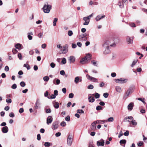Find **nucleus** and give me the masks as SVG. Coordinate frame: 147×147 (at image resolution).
Returning a JSON list of instances; mask_svg holds the SVG:
<instances>
[{
  "label": "nucleus",
  "mask_w": 147,
  "mask_h": 147,
  "mask_svg": "<svg viewBox=\"0 0 147 147\" xmlns=\"http://www.w3.org/2000/svg\"><path fill=\"white\" fill-rule=\"evenodd\" d=\"M115 45L114 41L111 39L106 40L102 45L103 48H110V47L113 46Z\"/></svg>",
  "instance_id": "nucleus-1"
},
{
  "label": "nucleus",
  "mask_w": 147,
  "mask_h": 147,
  "mask_svg": "<svg viewBox=\"0 0 147 147\" xmlns=\"http://www.w3.org/2000/svg\"><path fill=\"white\" fill-rule=\"evenodd\" d=\"M51 6L50 5L45 4L42 8L43 11L45 13H48L49 12L50 9H51Z\"/></svg>",
  "instance_id": "nucleus-2"
},
{
  "label": "nucleus",
  "mask_w": 147,
  "mask_h": 147,
  "mask_svg": "<svg viewBox=\"0 0 147 147\" xmlns=\"http://www.w3.org/2000/svg\"><path fill=\"white\" fill-rule=\"evenodd\" d=\"M134 91L133 89L132 88H129L125 93L123 96V98L126 99L129 96L133 93Z\"/></svg>",
  "instance_id": "nucleus-3"
},
{
  "label": "nucleus",
  "mask_w": 147,
  "mask_h": 147,
  "mask_svg": "<svg viewBox=\"0 0 147 147\" xmlns=\"http://www.w3.org/2000/svg\"><path fill=\"white\" fill-rule=\"evenodd\" d=\"M73 137V136L72 134H69V135L67 139V144L68 146H71L72 143V139Z\"/></svg>",
  "instance_id": "nucleus-4"
},
{
  "label": "nucleus",
  "mask_w": 147,
  "mask_h": 147,
  "mask_svg": "<svg viewBox=\"0 0 147 147\" xmlns=\"http://www.w3.org/2000/svg\"><path fill=\"white\" fill-rule=\"evenodd\" d=\"M115 82L118 83L123 84L126 83L127 81V79L120 78L119 79H115Z\"/></svg>",
  "instance_id": "nucleus-5"
},
{
  "label": "nucleus",
  "mask_w": 147,
  "mask_h": 147,
  "mask_svg": "<svg viewBox=\"0 0 147 147\" xmlns=\"http://www.w3.org/2000/svg\"><path fill=\"white\" fill-rule=\"evenodd\" d=\"M86 76L88 80L94 82H98V80L96 78L91 76L88 74L86 75Z\"/></svg>",
  "instance_id": "nucleus-6"
},
{
  "label": "nucleus",
  "mask_w": 147,
  "mask_h": 147,
  "mask_svg": "<svg viewBox=\"0 0 147 147\" xmlns=\"http://www.w3.org/2000/svg\"><path fill=\"white\" fill-rule=\"evenodd\" d=\"M41 103L40 101L39 100L37 99L36 100V102L34 106V108L35 109H40L41 108L40 107Z\"/></svg>",
  "instance_id": "nucleus-7"
},
{
  "label": "nucleus",
  "mask_w": 147,
  "mask_h": 147,
  "mask_svg": "<svg viewBox=\"0 0 147 147\" xmlns=\"http://www.w3.org/2000/svg\"><path fill=\"white\" fill-rule=\"evenodd\" d=\"M126 41L128 44H132L133 42V38L129 36H127L126 37Z\"/></svg>",
  "instance_id": "nucleus-8"
},
{
  "label": "nucleus",
  "mask_w": 147,
  "mask_h": 147,
  "mask_svg": "<svg viewBox=\"0 0 147 147\" xmlns=\"http://www.w3.org/2000/svg\"><path fill=\"white\" fill-rule=\"evenodd\" d=\"M97 121H94L92 123L91 125L90 128L91 130L94 131L96 129V124L97 123Z\"/></svg>",
  "instance_id": "nucleus-9"
},
{
  "label": "nucleus",
  "mask_w": 147,
  "mask_h": 147,
  "mask_svg": "<svg viewBox=\"0 0 147 147\" xmlns=\"http://www.w3.org/2000/svg\"><path fill=\"white\" fill-rule=\"evenodd\" d=\"M58 123L57 122H53L52 125V128L53 129H55L58 128Z\"/></svg>",
  "instance_id": "nucleus-10"
},
{
  "label": "nucleus",
  "mask_w": 147,
  "mask_h": 147,
  "mask_svg": "<svg viewBox=\"0 0 147 147\" xmlns=\"http://www.w3.org/2000/svg\"><path fill=\"white\" fill-rule=\"evenodd\" d=\"M83 20L84 21H85L83 23V25H87L88 24L90 20H89L88 18H87L86 17H84L83 18Z\"/></svg>",
  "instance_id": "nucleus-11"
},
{
  "label": "nucleus",
  "mask_w": 147,
  "mask_h": 147,
  "mask_svg": "<svg viewBox=\"0 0 147 147\" xmlns=\"http://www.w3.org/2000/svg\"><path fill=\"white\" fill-rule=\"evenodd\" d=\"M68 60L70 63H74L75 61V58L74 56H71L68 58Z\"/></svg>",
  "instance_id": "nucleus-12"
},
{
  "label": "nucleus",
  "mask_w": 147,
  "mask_h": 147,
  "mask_svg": "<svg viewBox=\"0 0 147 147\" xmlns=\"http://www.w3.org/2000/svg\"><path fill=\"white\" fill-rule=\"evenodd\" d=\"M104 141L101 140L100 141H98L97 142V144L98 146H103L104 144Z\"/></svg>",
  "instance_id": "nucleus-13"
},
{
  "label": "nucleus",
  "mask_w": 147,
  "mask_h": 147,
  "mask_svg": "<svg viewBox=\"0 0 147 147\" xmlns=\"http://www.w3.org/2000/svg\"><path fill=\"white\" fill-rule=\"evenodd\" d=\"M9 129L7 126H5L1 128V131L3 133H6L8 131Z\"/></svg>",
  "instance_id": "nucleus-14"
},
{
  "label": "nucleus",
  "mask_w": 147,
  "mask_h": 147,
  "mask_svg": "<svg viewBox=\"0 0 147 147\" xmlns=\"http://www.w3.org/2000/svg\"><path fill=\"white\" fill-rule=\"evenodd\" d=\"M53 121V118L51 116H49L48 117L47 120V123L49 125Z\"/></svg>",
  "instance_id": "nucleus-15"
},
{
  "label": "nucleus",
  "mask_w": 147,
  "mask_h": 147,
  "mask_svg": "<svg viewBox=\"0 0 147 147\" xmlns=\"http://www.w3.org/2000/svg\"><path fill=\"white\" fill-rule=\"evenodd\" d=\"M105 15L101 16L100 15L97 16L96 18V21H98L102 18H104L105 17Z\"/></svg>",
  "instance_id": "nucleus-16"
},
{
  "label": "nucleus",
  "mask_w": 147,
  "mask_h": 147,
  "mask_svg": "<svg viewBox=\"0 0 147 147\" xmlns=\"http://www.w3.org/2000/svg\"><path fill=\"white\" fill-rule=\"evenodd\" d=\"M105 50L103 52V53L104 54L106 55L109 53H110L109 48H103Z\"/></svg>",
  "instance_id": "nucleus-17"
},
{
  "label": "nucleus",
  "mask_w": 147,
  "mask_h": 147,
  "mask_svg": "<svg viewBox=\"0 0 147 147\" xmlns=\"http://www.w3.org/2000/svg\"><path fill=\"white\" fill-rule=\"evenodd\" d=\"M134 106V103L133 102H131L127 106L128 109L130 111L131 110L133 109Z\"/></svg>",
  "instance_id": "nucleus-18"
},
{
  "label": "nucleus",
  "mask_w": 147,
  "mask_h": 147,
  "mask_svg": "<svg viewBox=\"0 0 147 147\" xmlns=\"http://www.w3.org/2000/svg\"><path fill=\"white\" fill-rule=\"evenodd\" d=\"M88 61L87 60L86 57H84L80 61V63L82 64H84L86 63Z\"/></svg>",
  "instance_id": "nucleus-19"
},
{
  "label": "nucleus",
  "mask_w": 147,
  "mask_h": 147,
  "mask_svg": "<svg viewBox=\"0 0 147 147\" xmlns=\"http://www.w3.org/2000/svg\"><path fill=\"white\" fill-rule=\"evenodd\" d=\"M53 104L54 107L56 109H58L59 108V105L58 102H53Z\"/></svg>",
  "instance_id": "nucleus-20"
},
{
  "label": "nucleus",
  "mask_w": 147,
  "mask_h": 147,
  "mask_svg": "<svg viewBox=\"0 0 147 147\" xmlns=\"http://www.w3.org/2000/svg\"><path fill=\"white\" fill-rule=\"evenodd\" d=\"M88 99L89 102H93L95 101V99L92 96H88Z\"/></svg>",
  "instance_id": "nucleus-21"
},
{
  "label": "nucleus",
  "mask_w": 147,
  "mask_h": 147,
  "mask_svg": "<svg viewBox=\"0 0 147 147\" xmlns=\"http://www.w3.org/2000/svg\"><path fill=\"white\" fill-rule=\"evenodd\" d=\"M87 36V34L86 33L82 34L79 36V38L80 40H82V39H83L84 38L86 37Z\"/></svg>",
  "instance_id": "nucleus-22"
},
{
  "label": "nucleus",
  "mask_w": 147,
  "mask_h": 147,
  "mask_svg": "<svg viewBox=\"0 0 147 147\" xmlns=\"http://www.w3.org/2000/svg\"><path fill=\"white\" fill-rule=\"evenodd\" d=\"M116 90L118 92H121L122 91L121 88L119 86H117L115 88Z\"/></svg>",
  "instance_id": "nucleus-23"
},
{
  "label": "nucleus",
  "mask_w": 147,
  "mask_h": 147,
  "mask_svg": "<svg viewBox=\"0 0 147 147\" xmlns=\"http://www.w3.org/2000/svg\"><path fill=\"white\" fill-rule=\"evenodd\" d=\"M131 120V123L132 124L134 125H136L137 124V123L136 121V120H134V118L132 117V119H130Z\"/></svg>",
  "instance_id": "nucleus-24"
},
{
  "label": "nucleus",
  "mask_w": 147,
  "mask_h": 147,
  "mask_svg": "<svg viewBox=\"0 0 147 147\" xmlns=\"http://www.w3.org/2000/svg\"><path fill=\"white\" fill-rule=\"evenodd\" d=\"M56 79L53 80V82L54 84L58 85L60 83V81L59 79H57L56 81V83L55 82V80Z\"/></svg>",
  "instance_id": "nucleus-25"
},
{
  "label": "nucleus",
  "mask_w": 147,
  "mask_h": 147,
  "mask_svg": "<svg viewBox=\"0 0 147 147\" xmlns=\"http://www.w3.org/2000/svg\"><path fill=\"white\" fill-rule=\"evenodd\" d=\"M91 55L90 54L88 53L87 54L86 56L85 57H86L87 60L88 61H89L91 59Z\"/></svg>",
  "instance_id": "nucleus-26"
},
{
  "label": "nucleus",
  "mask_w": 147,
  "mask_h": 147,
  "mask_svg": "<svg viewBox=\"0 0 147 147\" xmlns=\"http://www.w3.org/2000/svg\"><path fill=\"white\" fill-rule=\"evenodd\" d=\"M127 119H132V116H128L124 118L123 119V121L124 122H126L127 121Z\"/></svg>",
  "instance_id": "nucleus-27"
},
{
  "label": "nucleus",
  "mask_w": 147,
  "mask_h": 147,
  "mask_svg": "<svg viewBox=\"0 0 147 147\" xmlns=\"http://www.w3.org/2000/svg\"><path fill=\"white\" fill-rule=\"evenodd\" d=\"M124 4L121 1H119L118 3V5L119 6L120 8H123L124 7Z\"/></svg>",
  "instance_id": "nucleus-28"
},
{
  "label": "nucleus",
  "mask_w": 147,
  "mask_h": 147,
  "mask_svg": "<svg viewBox=\"0 0 147 147\" xmlns=\"http://www.w3.org/2000/svg\"><path fill=\"white\" fill-rule=\"evenodd\" d=\"M63 49H62V53H63L65 54L68 51V49L66 47H63Z\"/></svg>",
  "instance_id": "nucleus-29"
},
{
  "label": "nucleus",
  "mask_w": 147,
  "mask_h": 147,
  "mask_svg": "<svg viewBox=\"0 0 147 147\" xmlns=\"http://www.w3.org/2000/svg\"><path fill=\"white\" fill-rule=\"evenodd\" d=\"M23 67L26 68L28 70H29L30 69V67L28 63L24 64Z\"/></svg>",
  "instance_id": "nucleus-30"
},
{
  "label": "nucleus",
  "mask_w": 147,
  "mask_h": 147,
  "mask_svg": "<svg viewBox=\"0 0 147 147\" xmlns=\"http://www.w3.org/2000/svg\"><path fill=\"white\" fill-rule=\"evenodd\" d=\"M58 20V18H54L53 22V25L54 26H55L56 25V23L57 22Z\"/></svg>",
  "instance_id": "nucleus-31"
},
{
  "label": "nucleus",
  "mask_w": 147,
  "mask_h": 147,
  "mask_svg": "<svg viewBox=\"0 0 147 147\" xmlns=\"http://www.w3.org/2000/svg\"><path fill=\"white\" fill-rule=\"evenodd\" d=\"M80 78L79 77L77 76L74 79V82L76 83H77L79 82Z\"/></svg>",
  "instance_id": "nucleus-32"
},
{
  "label": "nucleus",
  "mask_w": 147,
  "mask_h": 147,
  "mask_svg": "<svg viewBox=\"0 0 147 147\" xmlns=\"http://www.w3.org/2000/svg\"><path fill=\"white\" fill-rule=\"evenodd\" d=\"M44 145L45 147H49L51 145V144L50 142H47L45 143Z\"/></svg>",
  "instance_id": "nucleus-33"
},
{
  "label": "nucleus",
  "mask_w": 147,
  "mask_h": 147,
  "mask_svg": "<svg viewBox=\"0 0 147 147\" xmlns=\"http://www.w3.org/2000/svg\"><path fill=\"white\" fill-rule=\"evenodd\" d=\"M97 61L95 60H92L91 61V63L93 65L95 66H97Z\"/></svg>",
  "instance_id": "nucleus-34"
},
{
  "label": "nucleus",
  "mask_w": 147,
  "mask_h": 147,
  "mask_svg": "<svg viewBox=\"0 0 147 147\" xmlns=\"http://www.w3.org/2000/svg\"><path fill=\"white\" fill-rule=\"evenodd\" d=\"M44 80L45 82H47L49 80V78L48 76H45L43 77Z\"/></svg>",
  "instance_id": "nucleus-35"
},
{
  "label": "nucleus",
  "mask_w": 147,
  "mask_h": 147,
  "mask_svg": "<svg viewBox=\"0 0 147 147\" xmlns=\"http://www.w3.org/2000/svg\"><path fill=\"white\" fill-rule=\"evenodd\" d=\"M62 59L61 63L63 64H65L66 63V59L65 58H63Z\"/></svg>",
  "instance_id": "nucleus-36"
},
{
  "label": "nucleus",
  "mask_w": 147,
  "mask_h": 147,
  "mask_svg": "<svg viewBox=\"0 0 147 147\" xmlns=\"http://www.w3.org/2000/svg\"><path fill=\"white\" fill-rule=\"evenodd\" d=\"M126 142V141L125 140H121L120 141V144H125Z\"/></svg>",
  "instance_id": "nucleus-37"
},
{
  "label": "nucleus",
  "mask_w": 147,
  "mask_h": 147,
  "mask_svg": "<svg viewBox=\"0 0 147 147\" xmlns=\"http://www.w3.org/2000/svg\"><path fill=\"white\" fill-rule=\"evenodd\" d=\"M138 100H139L141 101L144 104H146V102L144 101V98H143V99H142L141 98H138Z\"/></svg>",
  "instance_id": "nucleus-38"
},
{
  "label": "nucleus",
  "mask_w": 147,
  "mask_h": 147,
  "mask_svg": "<svg viewBox=\"0 0 147 147\" xmlns=\"http://www.w3.org/2000/svg\"><path fill=\"white\" fill-rule=\"evenodd\" d=\"M77 112L79 113H84V111L82 110L78 109L77 111Z\"/></svg>",
  "instance_id": "nucleus-39"
},
{
  "label": "nucleus",
  "mask_w": 147,
  "mask_h": 147,
  "mask_svg": "<svg viewBox=\"0 0 147 147\" xmlns=\"http://www.w3.org/2000/svg\"><path fill=\"white\" fill-rule=\"evenodd\" d=\"M45 112L47 113H50L51 112V110L50 109H46Z\"/></svg>",
  "instance_id": "nucleus-40"
},
{
  "label": "nucleus",
  "mask_w": 147,
  "mask_h": 147,
  "mask_svg": "<svg viewBox=\"0 0 147 147\" xmlns=\"http://www.w3.org/2000/svg\"><path fill=\"white\" fill-rule=\"evenodd\" d=\"M20 86L22 87H24L25 86L26 84L24 82H21L20 83Z\"/></svg>",
  "instance_id": "nucleus-41"
},
{
  "label": "nucleus",
  "mask_w": 147,
  "mask_h": 147,
  "mask_svg": "<svg viewBox=\"0 0 147 147\" xmlns=\"http://www.w3.org/2000/svg\"><path fill=\"white\" fill-rule=\"evenodd\" d=\"M73 34V32L71 30H69L68 32V34L69 36H72Z\"/></svg>",
  "instance_id": "nucleus-42"
},
{
  "label": "nucleus",
  "mask_w": 147,
  "mask_h": 147,
  "mask_svg": "<svg viewBox=\"0 0 147 147\" xmlns=\"http://www.w3.org/2000/svg\"><path fill=\"white\" fill-rule=\"evenodd\" d=\"M21 47V45L19 44H17L15 45V47L16 49H20Z\"/></svg>",
  "instance_id": "nucleus-43"
},
{
  "label": "nucleus",
  "mask_w": 147,
  "mask_h": 147,
  "mask_svg": "<svg viewBox=\"0 0 147 147\" xmlns=\"http://www.w3.org/2000/svg\"><path fill=\"white\" fill-rule=\"evenodd\" d=\"M6 102L7 103H10L11 102V100L10 98H7L6 100Z\"/></svg>",
  "instance_id": "nucleus-44"
},
{
  "label": "nucleus",
  "mask_w": 147,
  "mask_h": 147,
  "mask_svg": "<svg viewBox=\"0 0 147 147\" xmlns=\"http://www.w3.org/2000/svg\"><path fill=\"white\" fill-rule=\"evenodd\" d=\"M114 120V119L113 117H110L108 118L107 121L109 122H112Z\"/></svg>",
  "instance_id": "nucleus-45"
},
{
  "label": "nucleus",
  "mask_w": 147,
  "mask_h": 147,
  "mask_svg": "<svg viewBox=\"0 0 147 147\" xmlns=\"http://www.w3.org/2000/svg\"><path fill=\"white\" fill-rule=\"evenodd\" d=\"M60 125L61 126L64 127L66 125V123L65 121H62Z\"/></svg>",
  "instance_id": "nucleus-46"
},
{
  "label": "nucleus",
  "mask_w": 147,
  "mask_h": 147,
  "mask_svg": "<svg viewBox=\"0 0 147 147\" xmlns=\"http://www.w3.org/2000/svg\"><path fill=\"white\" fill-rule=\"evenodd\" d=\"M100 95L98 93H96L95 94V96L96 98H99Z\"/></svg>",
  "instance_id": "nucleus-47"
},
{
  "label": "nucleus",
  "mask_w": 147,
  "mask_h": 147,
  "mask_svg": "<svg viewBox=\"0 0 147 147\" xmlns=\"http://www.w3.org/2000/svg\"><path fill=\"white\" fill-rule=\"evenodd\" d=\"M18 57L19 59L20 60H22V55L20 53H19L18 54Z\"/></svg>",
  "instance_id": "nucleus-48"
},
{
  "label": "nucleus",
  "mask_w": 147,
  "mask_h": 147,
  "mask_svg": "<svg viewBox=\"0 0 147 147\" xmlns=\"http://www.w3.org/2000/svg\"><path fill=\"white\" fill-rule=\"evenodd\" d=\"M103 96L105 98H107L109 96V94L107 93H105L103 94Z\"/></svg>",
  "instance_id": "nucleus-49"
},
{
  "label": "nucleus",
  "mask_w": 147,
  "mask_h": 147,
  "mask_svg": "<svg viewBox=\"0 0 147 147\" xmlns=\"http://www.w3.org/2000/svg\"><path fill=\"white\" fill-rule=\"evenodd\" d=\"M94 145L92 142H90L89 144V147H94Z\"/></svg>",
  "instance_id": "nucleus-50"
},
{
  "label": "nucleus",
  "mask_w": 147,
  "mask_h": 147,
  "mask_svg": "<svg viewBox=\"0 0 147 147\" xmlns=\"http://www.w3.org/2000/svg\"><path fill=\"white\" fill-rule=\"evenodd\" d=\"M74 94L72 93H70L69 95V98H72L74 97Z\"/></svg>",
  "instance_id": "nucleus-51"
},
{
  "label": "nucleus",
  "mask_w": 147,
  "mask_h": 147,
  "mask_svg": "<svg viewBox=\"0 0 147 147\" xmlns=\"http://www.w3.org/2000/svg\"><path fill=\"white\" fill-rule=\"evenodd\" d=\"M12 51L13 54H16L18 52L17 50L16 49H13Z\"/></svg>",
  "instance_id": "nucleus-52"
},
{
  "label": "nucleus",
  "mask_w": 147,
  "mask_h": 147,
  "mask_svg": "<svg viewBox=\"0 0 147 147\" xmlns=\"http://www.w3.org/2000/svg\"><path fill=\"white\" fill-rule=\"evenodd\" d=\"M94 88L93 86L91 85L90 84L88 86V89H92Z\"/></svg>",
  "instance_id": "nucleus-53"
},
{
  "label": "nucleus",
  "mask_w": 147,
  "mask_h": 147,
  "mask_svg": "<svg viewBox=\"0 0 147 147\" xmlns=\"http://www.w3.org/2000/svg\"><path fill=\"white\" fill-rule=\"evenodd\" d=\"M129 134V131H126L124 133V135L125 136H128Z\"/></svg>",
  "instance_id": "nucleus-54"
},
{
  "label": "nucleus",
  "mask_w": 147,
  "mask_h": 147,
  "mask_svg": "<svg viewBox=\"0 0 147 147\" xmlns=\"http://www.w3.org/2000/svg\"><path fill=\"white\" fill-rule=\"evenodd\" d=\"M55 64L53 62H52L50 64V66L52 68H54L55 67Z\"/></svg>",
  "instance_id": "nucleus-55"
},
{
  "label": "nucleus",
  "mask_w": 147,
  "mask_h": 147,
  "mask_svg": "<svg viewBox=\"0 0 147 147\" xmlns=\"http://www.w3.org/2000/svg\"><path fill=\"white\" fill-rule=\"evenodd\" d=\"M56 97V96L53 94H52L51 95L50 98H49V97H48V98H51V99H53L55 98Z\"/></svg>",
  "instance_id": "nucleus-56"
},
{
  "label": "nucleus",
  "mask_w": 147,
  "mask_h": 147,
  "mask_svg": "<svg viewBox=\"0 0 147 147\" xmlns=\"http://www.w3.org/2000/svg\"><path fill=\"white\" fill-rule=\"evenodd\" d=\"M17 88V85L16 84H13L11 86V88L13 89H15Z\"/></svg>",
  "instance_id": "nucleus-57"
},
{
  "label": "nucleus",
  "mask_w": 147,
  "mask_h": 147,
  "mask_svg": "<svg viewBox=\"0 0 147 147\" xmlns=\"http://www.w3.org/2000/svg\"><path fill=\"white\" fill-rule=\"evenodd\" d=\"M65 120L66 121H70V117L68 115L65 118Z\"/></svg>",
  "instance_id": "nucleus-58"
},
{
  "label": "nucleus",
  "mask_w": 147,
  "mask_h": 147,
  "mask_svg": "<svg viewBox=\"0 0 147 147\" xmlns=\"http://www.w3.org/2000/svg\"><path fill=\"white\" fill-rule=\"evenodd\" d=\"M34 53V51L33 50H31L29 51V54L30 55H32Z\"/></svg>",
  "instance_id": "nucleus-59"
},
{
  "label": "nucleus",
  "mask_w": 147,
  "mask_h": 147,
  "mask_svg": "<svg viewBox=\"0 0 147 147\" xmlns=\"http://www.w3.org/2000/svg\"><path fill=\"white\" fill-rule=\"evenodd\" d=\"M143 144L142 142H140L138 143V145L139 146H141Z\"/></svg>",
  "instance_id": "nucleus-60"
},
{
  "label": "nucleus",
  "mask_w": 147,
  "mask_h": 147,
  "mask_svg": "<svg viewBox=\"0 0 147 147\" xmlns=\"http://www.w3.org/2000/svg\"><path fill=\"white\" fill-rule=\"evenodd\" d=\"M61 133L60 132H58L56 133L55 135L57 137H58L61 136Z\"/></svg>",
  "instance_id": "nucleus-61"
},
{
  "label": "nucleus",
  "mask_w": 147,
  "mask_h": 147,
  "mask_svg": "<svg viewBox=\"0 0 147 147\" xmlns=\"http://www.w3.org/2000/svg\"><path fill=\"white\" fill-rule=\"evenodd\" d=\"M129 26L132 27H136L135 24L134 23L130 24Z\"/></svg>",
  "instance_id": "nucleus-62"
},
{
  "label": "nucleus",
  "mask_w": 147,
  "mask_h": 147,
  "mask_svg": "<svg viewBox=\"0 0 147 147\" xmlns=\"http://www.w3.org/2000/svg\"><path fill=\"white\" fill-rule=\"evenodd\" d=\"M62 91L65 94L66 92V88H64L62 89Z\"/></svg>",
  "instance_id": "nucleus-63"
},
{
  "label": "nucleus",
  "mask_w": 147,
  "mask_h": 147,
  "mask_svg": "<svg viewBox=\"0 0 147 147\" xmlns=\"http://www.w3.org/2000/svg\"><path fill=\"white\" fill-rule=\"evenodd\" d=\"M54 95L56 96H57L58 94V91L57 90H55L54 91Z\"/></svg>",
  "instance_id": "nucleus-64"
}]
</instances>
